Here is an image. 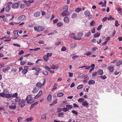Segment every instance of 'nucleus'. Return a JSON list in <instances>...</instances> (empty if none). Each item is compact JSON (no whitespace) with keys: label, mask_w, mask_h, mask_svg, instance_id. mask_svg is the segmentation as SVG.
I'll return each mask as SVG.
<instances>
[{"label":"nucleus","mask_w":122,"mask_h":122,"mask_svg":"<svg viewBox=\"0 0 122 122\" xmlns=\"http://www.w3.org/2000/svg\"><path fill=\"white\" fill-rule=\"evenodd\" d=\"M26 100L27 101V103H32L34 102V100L33 99L31 95L27 96L26 98Z\"/></svg>","instance_id":"f257e3e1"},{"label":"nucleus","mask_w":122,"mask_h":122,"mask_svg":"<svg viewBox=\"0 0 122 122\" xmlns=\"http://www.w3.org/2000/svg\"><path fill=\"white\" fill-rule=\"evenodd\" d=\"M44 82L42 84H41L40 82H38L36 84V86L39 88H41L42 86L44 85L46 82V79H44L43 80Z\"/></svg>","instance_id":"f03ea898"},{"label":"nucleus","mask_w":122,"mask_h":122,"mask_svg":"<svg viewBox=\"0 0 122 122\" xmlns=\"http://www.w3.org/2000/svg\"><path fill=\"white\" fill-rule=\"evenodd\" d=\"M114 66L112 65H110L107 67V69L109 73L113 72L114 70Z\"/></svg>","instance_id":"7ed1b4c3"},{"label":"nucleus","mask_w":122,"mask_h":122,"mask_svg":"<svg viewBox=\"0 0 122 122\" xmlns=\"http://www.w3.org/2000/svg\"><path fill=\"white\" fill-rule=\"evenodd\" d=\"M25 102V101L23 100H22L20 101L18 103L19 107H23L25 105V104L24 103Z\"/></svg>","instance_id":"20e7f679"},{"label":"nucleus","mask_w":122,"mask_h":122,"mask_svg":"<svg viewBox=\"0 0 122 122\" xmlns=\"http://www.w3.org/2000/svg\"><path fill=\"white\" fill-rule=\"evenodd\" d=\"M84 14L86 16H88L89 19H91L92 18V15H90V11L89 10L85 11L84 12Z\"/></svg>","instance_id":"39448f33"},{"label":"nucleus","mask_w":122,"mask_h":122,"mask_svg":"<svg viewBox=\"0 0 122 122\" xmlns=\"http://www.w3.org/2000/svg\"><path fill=\"white\" fill-rule=\"evenodd\" d=\"M61 14L62 16L64 17L69 15L70 13L69 12L67 11V10H65L61 13Z\"/></svg>","instance_id":"423d86ee"},{"label":"nucleus","mask_w":122,"mask_h":122,"mask_svg":"<svg viewBox=\"0 0 122 122\" xmlns=\"http://www.w3.org/2000/svg\"><path fill=\"white\" fill-rule=\"evenodd\" d=\"M82 34L81 33H79L77 35L74 37V39L76 40H80L81 39Z\"/></svg>","instance_id":"0eeeda50"},{"label":"nucleus","mask_w":122,"mask_h":122,"mask_svg":"<svg viewBox=\"0 0 122 122\" xmlns=\"http://www.w3.org/2000/svg\"><path fill=\"white\" fill-rule=\"evenodd\" d=\"M26 17L25 15H23L19 16L18 19L20 20H25Z\"/></svg>","instance_id":"6e6552de"},{"label":"nucleus","mask_w":122,"mask_h":122,"mask_svg":"<svg viewBox=\"0 0 122 122\" xmlns=\"http://www.w3.org/2000/svg\"><path fill=\"white\" fill-rule=\"evenodd\" d=\"M19 6V4L18 3H15L12 4L11 6L13 8H17Z\"/></svg>","instance_id":"1a4fd4ad"},{"label":"nucleus","mask_w":122,"mask_h":122,"mask_svg":"<svg viewBox=\"0 0 122 122\" xmlns=\"http://www.w3.org/2000/svg\"><path fill=\"white\" fill-rule=\"evenodd\" d=\"M39 90V88L37 87L34 88L32 91V92L34 93H37Z\"/></svg>","instance_id":"9d476101"},{"label":"nucleus","mask_w":122,"mask_h":122,"mask_svg":"<svg viewBox=\"0 0 122 122\" xmlns=\"http://www.w3.org/2000/svg\"><path fill=\"white\" fill-rule=\"evenodd\" d=\"M44 27L42 26H38V31L40 32L44 30Z\"/></svg>","instance_id":"9b49d317"},{"label":"nucleus","mask_w":122,"mask_h":122,"mask_svg":"<svg viewBox=\"0 0 122 122\" xmlns=\"http://www.w3.org/2000/svg\"><path fill=\"white\" fill-rule=\"evenodd\" d=\"M11 8V6L9 5H7L5 7V11L7 12H9Z\"/></svg>","instance_id":"f8f14e48"},{"label":"nucleus","mask_w":122,"mask_h":122,"mask_svg":"<svg viewBox=\"0 0 122 122\" xmlns=\"http://www.w3.org/2000/svg\"><path fill=\"white\" fill-rule=\"evenodd\" d=\"M42 91L41 90L38 93L37 95H36L35 96L34 98L35 99H36L37 98L42 94Z\"/></svg>","instance_id":"ddd939ff"},{"label":"nucleus","mask_w":122,"mask_h":122,"mask_svg":"<svg viewBox=\"0 0 122 122\" xmlns=\"http://www.w3.org/2000/svg\"><path fill=\"white\" fill-rule=\"evenodd\" d=\"M63 20L65 23H68L69 20V19L68 17L67 16H65Z\"/></svg>","instance_id":"4468645a"},{"label":"nucleus","mask_w":122,"mask_h":122,"mask_svg":"<svg viewBox=\"0 0 122 122\" xmlns=\"http://www.w3.org/2000/svg\"><path fill=\"white\" fill-rule=\"evenodd\" d=\"M38 103L37 102H35L34 103L31 104V106L30 107V110L32 109L36 105L38 104Z\"/></svg>","instance_id":"2eb2a0df"},{"label":"nucleus","mask_w":122,"mask_h":122,"mask_svg":"<svg viewBox=\"0 0 122 122\" xmlns=\"http://www.w3.org/2000/svg\"><path fill=\"white\" fill-rule=\"evenodd\" d=\"M4 92H1L0 93V96L2 97H5L6 93H4L5 92V91H7V90L6 89H4ZM8 92V91H7Z\"/></svg>","instance_id":"dca6fc26"},{"label":"nucleus","mask_w":122,"mask_h":122,"mask_svg":"<svg viewBox=\"0 0 122 122\" xmlns=\"http://www.w3.org/2000/svg\"><path fill=\"white\" fill-rule=\"evenodd\" d=\"M41 15V13L39 12H37L34 13V16L36 17H39Z\"/></svg>","instance_id":"f3484780"},{"label":"nucleus","mask_w":122,"mask_h":122,"mask_svg":"<svg viewBox=\"0 0 122 122\" xmlns=\"http://www.w3.org/2000/svg\"><path fill=\"white\" fill-rule=\"evenodd\" d=\"M51 95L50 94H49L48 95L47 98V99L48 101L50 102L51 101Z\"/></svg>","instance_id":"a211bd4d"},{"label":"nucleus","mask_w":122,"mask_h":122,"mask_svg":"<svg viewBox=\"0 0 122 122\" xmlns=\"http://www.w3.org/2000/svg\"><path fill=\"white\" fill-rule=\"evenodd\" d=\"M97 73H98V75H102L103 74V70L101 69H99L97 71Z\"/></svg>","instance_id":"6ab92c4d"},{"label":"nucleus","mask_w":122,"mask_h":122,"mask_svg":"<svg viewBox=\"0 0 122 122\" xmlns=\"http://www.w3.org/2000/svg\"><path fill=\"white\" fill-rule=\"evenodd\" d=\"M19 32V30H15L13 31V33L15 36H19L18 34Z\"/></svg>","instance_id":"aec40b11"},{"label":"nucleus","mask_w":122,"mask_h":122,"mask_svg":"<svg viewBox=\"0 0 122 122\" xmlns=\"http://www.w3.org/2000/svg\"><path fill=\"white\" fill-rule=\"evenodd\" d=\"M82 104L83 106H85L86 107H88V103L86 101L83 102Z\"/></svg>","instance_id":"412c9836"},{"label":"nucleus","mask_w":122,"mask_h":122,"mask_svg":"<svg viewBox=\"0 0 122 122\" xmlns=\"http://www.w3.org/2000/svg\"><path fill=\"white\" fill-rule=\"evenodd\" d=\"M95 83V81L94 80H89L88 82V84L89 85H91Z\"/></svg>","instance_id":"4be33fe9"},{"label":"nucleus","mask_w":122,"mask_h":122,"mask_svg":"<svg viewBox=\"0 0 122 122\" xmlns=\"http://www.w3.org/2000/svg\"><path fill=\"white\" fill-rule=\"evenodd\" d=\"M66 106L68 110V111L69 110V109L72 108L73 107L72 106L69 104L66 105Z\"/></svg>","instance_id":"5701e85b"},{"label":"nucleus","mask_w":122,"mask_h":122,"mask_svg":"<svg viewBox=\"0 0 122 122\" xmlns=\"http://www.w3.org/2000/svg\"><path fill=\"white\" fill-rule=\"evenodd\" d=\"M51 68L53 69H57L58 68V66H56V65H53L52 66H50Z\"/></svg>","instance_id":"b1692460"},{"label":"nucleus","mask_w":122,"mask_h":122,"mask_svg":"<svg viewBox=\"0 0 122 122\" xmlns=\"http://www.w3.org/2000/svg\"><path fill=\"white\" fill-rule=\"evenodd\" d=\"M81 10V9L80 8H77L75 9V11L77 13L80 12Z\"/></svg>","instance_id":"393cba45"},{"label":"nucleus","mask_w":122,"mask_h":122,"mask_svg":"<svg viewBox=\"0 0 122 122\" xmlns=\"http://www.w3.org/2000/svg\"><path fill=\"white\" fill-rule=\"evenodd\" d=\"M43 57L44 60L46 62H47L49 59V57L46 55H44Z\"/></svg>","instance_id":"a878e982"},{"label":"nucleus","mask_w":122,"mask_h":122,"mask_svg":"<svg viewBox=\"0 0 122 122\" xmlns=\"http://www.w3.org/2000/svg\"><path fill=\"white\" fill-rule=\"evenodd\" d=\"M5 97L6 98H9L11 97V94H7V93H6Z\"/></svg>","instance_id":"bb28decb"},{"label":"nucleus","mask_w":122,"mask_h":122,"mask_svg":"<svg viewBox=\"0 0 122 122\" xmlns=\"http://www.w3.org/2000/svg\"><path fill=\"white\" fill-rule=\"evenodd\" d=\"M10 68L9 67H7L5 68H3V71L4 72H6L7 71H8Z\"/></svg>","instance_id":"cd10ccee"},{"label":"nucleus","mask_w":122,"mask_h":122,"mask_svg":"<svg viewBox=\"0 0 122 122\" xmlns=\"http://www.w3.org/2000/svg\"><path fill=\"white\" fill-rule=\"evenodd\" d=\"M23 2L26 4L27 6H29L30 5V1H27L24 0Z\"/></svg>","instance_id":"c85d7f7f"},{"label":"nucleus","mask_w":122,"mask_h":122,"mask_svg":"<svg viewBox=\"0 0 122 122\" xmlns=\"http://www.w3.org/2000/svg\"><path fill=\"white\" fill-rule=\"evenodd\" d=\"M100 35V34L99 32H97L95 34L94 36V37L96 38L99 36Z\"/></svg>","instance_id":"c756f323"},{"label":"nucleus","mask_w":122,"mask_h":122,"mask_svg":"<svg viewBox=\"0 0 122 122\" xmlns=\"http://www.w3.org/2000/svg\"><path fill=\"white\" fill-rule=\"evenodd\" d=\"M21 100L20 98L19 97H16V99H15V101L16 102H20V101Z\"/></svg>","instance_id":"7c9ffc66"},{"label":"nucleus","mask_w":122,"mask_h":122,"mask_svg":"<svg viewBox=\"0 0 122 122\" xmlns=\"http://www.w3.org/2000/svg\"><path fill=\"white\" fill-rule=\"evenodd\" d=\"M63 25V24L61 22H59L57 23L56 26L58 27H60Z\"/></svg>","instance_id":"2f4dec72"},{"label":"nucleus","mask_w":122,"mask_h":122,"mask_svg":"<svg viewBox=\"0 0 122 122\" xmlns=\"http://www.w3.org/2000/svg\"><path fill=\"white\" fill-rule=\"evenodd\" d=\"M91 33L90 31H89L87 33H86L85 35V36L87 37H88L91 35Z\"/></svg>","instance_id":"473e14b6"},{"label":"nucleus","mask_w":122,"mask_h":122,"mask_svg":"<svg viewBox=\"0 0 122 122\" xmlns=\"http://www.w3.org/2000/svg\"><path fill=\"white\" fill-rule=\"evenodd\" d=\"M122 64V61L119 60L118 62H117L116 63V65L117 66H119L120 65Z\"/></svg>","instance_id":"72a5a7b5"},{"label":"nucleus","mask_w":122,"mask_h":122,"mask_svg":"<svg viewBox=\"0 0 122 122\" xmlns=\"http://www.w3.org/2000/svg\"><path fill=\"white\" fill-rule=\"evenodd\" d=\"M33 117H29L28 118H27L26 119V121L27 122H30L31 121L33 120Z\"/></svg>","instance_id":"f704fd0d"},{"label":"nucleus","mask_w":122,"mask_h":122,"mask_svg":"<svg viewBox=\"0 0 122 122\" xmlns=\"http://www.w3.org/2000/svg\"><path fill=\"white\" fill-rule=\"evenodd\" d=\"M77 16V15L75 13L73 14L71 16V18L72 19H74Z\"/></svg>","instance_id":"c9c22d12"},{"label":"nucleus","mask_w":122,"mask_h":122,"mask_svg":"<svg viewBox=\"0 0 122 122\" xmlns=\"http://www.w3.org/2000/svg\"><path fill=\"white\" fill-rule=\"evenodd\" d=\"M95 22L93 20L90 23V25L92 26H94L95 25Z\"/></svg>","instance_id":"e433bc0d"},{"label":"nucleus","mask_w":122,"mask_h":122,"mask_svg":"<svg viewBox=\"0 0 122 122\" xmlns=\"http://www.w3.org/2000/svg\"><path fill=\"white\" fill-rule=\"evenodd\" d=\"M64 94L63 93L60 92L58 93L57 94V96L59 97H61L63 96Z\"/></svg>","instance_id":"4c0bfd02"},{"label":"nucleus","mask_w":122,"mask_h":122,"mask_svg":"<svg viewBox=\"0 0 122 122\" xmlns=\"http://www.w3.org/2000/svg\"><path fill=\"white\" fill-rule=\"evenodd\" d=\"M57 85L56 83H55L54 84L53 87L51 90L53 91L54 90L56 89L57 88Z\"/></svg>","instance_id":"58836bf2"},{"label":"nucleus","mask_w":122,"mask_h":122,"mask_svg":"<svg viewBox=\"0 0 122 122\" xmlns=\"http://www.w3.org/2000/svg\"><path fill=\"white\" fill-rule=\"evenodd\" d=\"M92 54V52H90V51L87 52L86 53L84 54L86 56H88L90 55H91Z\"/></svg>","instance_id":"ea45409f"},{"label":"nucleus","mask_w":122,"mask_h":122,"mask_svg":"<svg viewBox=\"0 0 122 122\" xmlns=\"http://www.w3.org/2000/svg\"><path fill=\"white\" fill-rule=\"evenodd\" d=\"M64 114V113L63 112H61L59 113L58 114V117H63Z\"/></svg>","instance_id":"a19ab883"},{"label":"nucleus","mask_w":122,"mask_h":122,"mask_svg":"<svg viewBox=\"0 0 122 122\" xmlns=\"http://www.w3.org/2000/svg\"><path fill=\"white\" fill-rule=\"evenodd\" d=\"M18 94L17 93H15L13 94L12 95L11 94V97L13 98L16 97H17Z\"/></svg>","instance_id":"79ce46f5"},{"label":"nucleus","mask_w":122,"mask_h":122,"mask_svg":"<svg viewBox=\"0 0 122 122\" xmlns=\"http://www.w3.org/2000/svg\"><path fill=\"white\" fill-rule=\"evenodd\" d=\"M28 70H25L24 69L22 71V73L24 74H26L28 72Z\"/></svg>","instance_id":"37998d69"},{"label":"nucleus","mask_w":122,"mask_h":122,"mask_svg":"<svg viewBox=\"0 0 122 122\" xmlns=\"http://www.w3.org/2000/svg\"><path fill=\"white\" fill-rule=\"evenodd\" d=\"M83 87V86L82 85H80L78 86L77 87V89L79 90L82 88Z\"/></svg>","instance_id":"c03bdc74"},{"label":"nucleus","mask_w":122,"mask_h":122,"mask_svg":"<svg viewBox=\"0 0 122 122\" xmlns=\"http://www.w3.org/2000/svg\"><path fill=\"white\" fill-rule=\"evenodd\" d=\"M115 26L116 27H117L120 25V24L118 23V21L117 20L115 21Z\"/></svg>","instance_id":"a18cd8bd"},{"label":"nucleus","mask_w":122,"mask_h":122,"mask_svg":"<svg viewBox=\"0 0 122 122\" xmlns=\"http://www.w3.org/2000/svg\"><path fill=\"white\" fill-rule=\"evenodd\" d=\"M114 18H112V16L110 15L109 16V18H108V20H114Z\"/></svg>","instance_id":"49530a36"},{"label":"nucleus","mask_w":122,"mask_h":122,"mask_svg":"<svg viewBox=\"0 0 122 122\" xmlns=\"http://www.w3.org/2000/svg\"><path fill=\"white\" fill-rule=\"evenodd\" d=\"M107 20H108V18L107 17H105L102 19V22H104L105 21H106Z\"/></svg>","instance_id":"de8ad7c7"},{"label":"nucleus","mask_w":122,"mask_h":122,"mask_svg":"<svg viewBox=\"0 0 122 122\" xmlns=\"http://www.w3.org/2000/svg\"><path fill=\"white\" fill-rule=\"evenodd\" d=\"M78 101L79 102H83L84 101V99L83 98H80L78 99Z\"/></svg>","instance_id":"09e8293b"},{"label":"nucleus","mask_w":122,"mask_h":122,"mask_svg":"<svg viewBox=\"0 0 122 122\" xmlns=\"http://www.w3.org/2000/svg\"><path fill=\"white\" fill-rule=\"evenodd\" d=\"M62 111L63 112H66L68 111V110L66 107H64L62 108Z\"/></svg>","instance_id":"8fccbe9b"},{"label":"nucleus","mask_w":122,"mask_h":122,"mask_svg":"<svg viewBox=\"0 0 122 122\" xmlns=\"http://www.w3.org/2000/svg\"><path fill=\"white\" fill-rule=\"evenodd\" d=\"M46 119V114H45L42 115L41 119Z\"/></svg>","instance_id":"3c124183"},{"label":"nucleus","mask_w":122,"mask_h":122,"mask_svg":"<svg viewBox=\"0 0 122 122\" xmlns=\"http://www.w3.org/2000/svg\"><path fill=\"white\" fill-rule=\"evenodd\" d=\"M102 25H100L97 28V30H99L101 29V28L102 27Z\"/></svg>","instance_id":"603ef678"},{"label":"nucleus","mask_w":122,"mask_h":122,"mask_svg":"<svg viewBox=\"0 0 122 122\" xmlns=\"http://www.w3.org/2000/svg\"><path fill=\"white\" fill-rule=\"evenodd\" d=\"M95 29L94 27H93L91 29V32L92 33H94L95 32Z\"/></svg>","instance_id":"864d4df0"},{"label":"nucleus","mask_w":122,"mask_h":122,"mask_svg":"<svg viewBox=\"0 0 122 122\" xmlns=\"http://www.w3.org/2000/svg\"><path fill=\"white\" fill-rule=\"evenodd\" d=\"M9 108L11 109H14L16 108V106H10Z\"/></svg>","instance_id":"5fc2aeb1"},{"label":"nucleus","mask_w":122,"mask_h":122,"mask_svg":"<svg viewBox=\"0 0 122 122\" xmlns=\"http://www.w3.org/2000/svg\"><path fill=\"white\" fill-rule=\"evenodd\" d=\"M97 72H94L92 74V76L93 77H95L96 76L97 74Z\"/></svg>","instance_id":"6e6d98bb"},{"label":"nucleus","mask_w":122,"mask_h":122,"mask_svg":"<svg viewBox=\"0 0 122 122\" xmlns=\"http://www.w3.org/2000/svg\"><path fill=\"white\" fill-rule=\"evenodd\" d=\"M89 78V77H88V78H86V79H85V80H83V82L84 83H86L88 81Z\"/></svg>","instance_id":"4d7b16f0"},{"label":"nucleus","mask_w":122,"mask_h":122,"mask_svg":"<svg viewBox=\"0 0 122 122\" xmlns=\"http://www.w3.org/2000/svg\"><path fill=\"white\" fill-rule=\"evenodd\" d=\"M71 112L75 114L76 115H77L78 114L77 112L74 110H73L72 111H71Z\"/></svg>","instance_id":"13d9d810"},{"label":"nucleus","mask_w":122,"mask_h":122,"mask_svg":"<svg viewBox=\"0 0 122 122\" xmlns=\"http://www.w3.org/2000/svg\"><path fill=\"white\" fill-rule=\"evenodd\" d=\"M68 5H66L63 8V9H65V10H67V12L68 9Z\"/></svg>","instance_id":"bf43d9fd"},{"label":"nucleus","mask_w":122,"mask_h":122,"mask_svg":"<svg viewBox=\"0 0 122 122\" xmlns=\"http://www.w3.org/2000/svg\"><path fill=\"white\" fill-rule=\"evenodd\" d=\"M66 47L65 46H63L61 48V51H66Z\"/></svg>","instance_id":"052dcab7"},{"label":"nucleus","mask_w":122,"mask_h":122,"mask_svg":"<svg viewBox=\"0 0 122 122\" xmlns=\"http://www.w3.org/2000/svg\"><path fill=\"white\" fill-rule=\"evenodd\" d=\"M100 77L103 80L107 78V77L105 75L101 76Z\"/></svg>","instance_id":"680f3d73"},{"label":"nucleus","mask_w":122,"mask_h":122,"mask_svg":"<svg viewBox=\"0 0 122 122\" xmlns=\"http://www.w3.org/2000/svg\"><path fill=\"white\" fill-rule=\"evenodd\" d=\"M75 34L74 33H71L70 34V37H71V38H74V37L75 36Z\"/></svg>","instance_id":"e2e57ef3"},{"label":"nucleus","mask_w":122,"mask_h":122,"mask_svg":"<svg viewBox=\"0 0 122 122\" xmlns=\"http://www.w3.org/2000/svg\"><path fill=\"white\" fill-rule=\"evenodd\" d=\"M26 63V62L25 61H22L20 62V65H23L25 64Z\"/></svg>","instance_id":"0e129e2a"},{"label":"nucleus","mask_w":122,"mask_h":122,"mask_svg":"<svg viewBox=\"0 0 122 122\" xmlns=\"http://www.w3.org/2000/svg\"><path fill=\"white\" fill-rule=\"evenodd\" d=\"M34 63H31L29 62H28L27 64V65H34Z\"/></svg>","instance_id":"69168bd1"},{"label":"nucleus","mask_w":122,"mask_h":122,"mask_svg":"<svg viewBox=\"0 0 122 122\" xmlns=\"http://www.w3.org/2000/svg\"><path fill=\"white\" fill-rule=\"evenodd\" d=\"M110 37H108L106 38L105 39V41L107 42L108 41L110 40Z\"/></svg>","instance_id":"338daca9"},{"label":"nucleus","mask_w":122,"mask_h":122,"mask_svg":"<svg viewBox=\"0 0 122 122\" xmlns=\"http://www.w3.org/2000/svg\"><path fill=\"white\" fill-rule=\"evenodd\" d=\"M43 74L45 75H47L48 74V73L46 71H43Z\"/></svg>","instance_id":"774afa93"}]
</instances>
